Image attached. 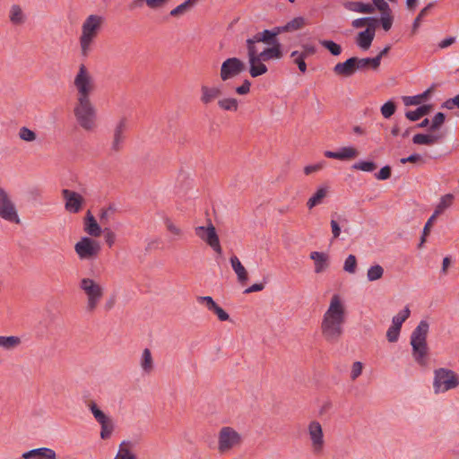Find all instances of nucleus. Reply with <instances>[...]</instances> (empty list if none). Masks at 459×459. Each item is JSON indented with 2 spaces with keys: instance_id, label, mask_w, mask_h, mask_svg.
<instances>
[{
  "instance_id": "nucleus-23",
  "label": "nucleus",
  "mask_w": 459,
  "mask_h": 459,
  "mask_svg": "<svg viewBox=\"0 0 459 459\" xmlns=\"http://www.w3.org/2000/svg\"><path fill=\"white\" fill-rule=\"evenodd\" d=\"M221 94V90L219 87H209L206 85H203L201 87L200 100L203 104L208 105L211 102H212L215 99L219 98Z\"/></svg>"
},
{
  "instance_id": "nucleus-35",
  "label": "nucleus",
  "mask_w": 459,
  "mask_h": 459,
  "mask_svg": "<svg viewBox=\"0 0 459 459\" xmlns=\"http://www.w3.org/2000/svg\"><path fill=\"white\" fill-rule=\"evenodd\" d=\"M141 368L146 374H150L153 370V359L151 351L144 349L141 359Z\"/></svg>"
},
{
  "instance_id": "nucleus-25",
  "label": "nucleus",
  "mask_w": 459,
  "mask_h": 459,
  "mask_svg": "<svg viewBox=\"0 0 459 459\" xmlns=\"http://www.w3.org/2000/svg\"><path fill=\"white\" fill-rule=\"evenodd\" d=\"M230 264L232 266L233 271L237 274L238 281L242 284L245 283L248 279V273L236 255H232L230 257Z\"/></svg>"
},
{
  "instance_id": "nucleus-19",
  "label": "nucleus",
  "mask_w": 459,
  "mask_h": 459,
  "mask_svg": "<svg viewBox=\"0 0 459 459\" xmlns=\"http://www.w3.org/2000/svg\"><path fill=\"white\" fill-rule=\"evenodd\" d=\"M265 45L270 46L269 48H265L263 51L258 52V56L262 60L267 62L273 59H281L283 56V53L281 50V44L280 42L276 43H264Z\"/></svg>"
},
{
  "instance_id": "nucleus-28",
  "label": "nucleus",
  "mask_w": 459,
  "mask_h": 459,
  "mask_svg": "<svg viewBox=\"0 0 459 459\" xmlns=\"http://www.w3.org/2000/svg\"><path fill=\"white\" fill-rule=\"evenodd\" d=\"M9 19L13 25H22L26 21V15L19 4H13L10 8Z\"/></svg>"
},
{
  "instance_id": "nucleus-53",
  "label": "nucleus",
  "mask_w": 459,
  "mask_h": 459,
  "mask_svg": "<svg viewBox=\"0 0 459 459\" xmlns=\"http://www.w3.org/2000/svg\"><path fill=\"white\" fill-rule=\"evenodd\" d=\"M437 216L433 213L430 218L428 220V221L426 222L424 228H423V232H422V236L420 238V242L419 244V247H421L422 245L425 243L426 241V237L429 234V231H430V228L432 226V223L433 221L436 220Z\"/></svg>"
},
{
  "instance_id": "nucleus-37",
  "label": "nucleus",
  "mask_w": 459,
  "mask_h": 459,
  "mask_svg": "<svg viewBox=\"0 0 459 459\" xmlns=\"http://www.w3.org/2000/svg\"><path fill=\"white\" fill-rule=\"evenodd\" d=\"M434 3H429L417 15L414 19L411 28V34H415L420 26V22L423 18L429 13V12L433 8Z\"/></svg>"
},
{
  "instance_id": "nucleus-55",
  "label": "nucleus",
  "mask_w": 459,
  "mask_h": 459,
  "mask_svg": "<svg viewBox=\"0 0 459 459\" xmlns=\"http://www.w3.org/2000/svg\"><path fill=\"white\" fill-rule=\"evenodd\" d=\"M371 4L375 7V10L377 9L381 14L392 11L385 0H372Z\"/></svg>"
},
{
  "instance_id": "nucleus-5",
  "label": "nucleus",
  "mask_w": 459,
  "mask_h": 459,
  "mask_svg": "<svg viewBox=\"0 0 459 459\" xmlns=\"http://www.w3.org/2000/svg\"><path fill=\"white\" fill-rule=\"evenodd\" d=\"M79 288L87 298L86 311L94 312L104 296V288L91 278L81 279Z\"/></svg>"
},
{
  "instance_id": "nucleus-43",
  "label": "nucleus",
  "mask_w": 459,
  "mask_h": 459,
  "mask_svg": "<svg viewBox=\"0 0 459 459\" xmlns=\"http://www.w3.org/2000/svg\"><path fill=\"white\" fill-rule=\"evenodd\" d=\"M306 24V21L303 17L299 16L285 24V30L287 31H294L301 29Z\"/></svg>"
},
{
  "instance_id": "nucleus-33",
  "label": "nucleus",
  "mask_w": 459,
  "mask_h": 459,
  "mask_svg": "<svg viewBox=\"0 0 459 459\" xmlns=\"http://www.w3.org/2000/svg\"><path fill=\"white\" fill-rule=\"evenodd\" d=\"M332 218L333 219L331 220L330 225L333 234V239H336L341 235L340 223H346L348 222V220L342 215H337L336 213L332 214Z\"/></svg>"
},
{
  "instance_id": "nucleus-12",
  "label": "nucleus",
  "mask_w": 459,
  "mask_h": 459,
  "mask_svg": "<svg viewBox=\"0 0 459 459\" xmlns=\"http://www.w3.org/2000/svg\"><path fill=\"white\" fill-rule=\"evenodd\" d=\"M246 70L245 63L238 57H230L224 60L221 66L220 77L226 82L232 79Z\"/></svg>"
},
{
  "instance_id": "nucleus-51",
  "label": "nucleus",
  "mask_w": 459,
  "mask_h": 459,
  "mask_svg": "<svg viewBox=\"0 0 459 459\" xmlns=\"http://www.w3.org/2000/svg\"><path fill=\"white\" fill-rule=\"evenodd\" d=\"M19 137H20V139H22V141H25V142H33L36 140L37 134L35 132H33L30 128H28L26 126H22L19 130Z\"/></svg>"
},
{
  "instance_id": "nucleus-48",
  "label": "nucleus",
  "mask_w": 459,
  "mask_h": 459,
  "mask_svg": "<svg viewBox=\"0 0 459 459\" xmlns=\"http://www.w3.org/2000/svg\"><path fill=\"white\" fill-rule=\"evenodd\" d=\"M89 408L93 414L95 420L99 423H102L104 420H108V417L97 406L94 402H91L89 403Z\"/></svg>"
},
{
  "instance_id": "nucleus-57",
  "label": "nucleus",
  "mask_w": 459,
  "mask_h": 459,
  "mask_svg": "<svg viewBox=\"0 0 459 459\" xmlns=\"http://www.w3.org/2000/svg\"><path fill=\"white\" fill-rule=\"evenodd\" d=\"M326 165V162L325 160L319 161L318 163L308 165L304 168V173L306 175H310L314 172H317L321 169H323Z\"/></svg>"
},
{
  "instance_id": "nucleus-59",
  "label": "nucleus",
  "mask_w": 459,
  "mask_h": 459,
  "mask_svg": "<svg viewBox=\"0 0 459 459\" xmlns=\"http://www.w3.org/2000/svg\"><path fill=\"white\" fill-rule=\"evenodd\" d=\"M197 301L200 304H205L210 311L217 305L211 296H199L197 297Z\"/></svg>"
},
{
  "instance_id": "nucleus-63",
  "label": "nucleus",
  "mask_w": 459,
  "mask_h": 459,
  "mask_svg": "<svg viewBox=\"0 0 459 459\" xmlns=\"http://www.w3.org/2000/svg\"><path fill=\"white\" fill-rule=\"evenodd\" d=\"M363 368V365L359 361H356L352 365V369L351 373V377L352 380H355L357 377H359L361 375Z\"/></svg>"
},
{
  "instance_id": "nucleus-38",
  "label": "nucleus",
  "mask_w": 459,
  "mask_h": 459,
  "mask_svg": "<svg viewBox=\"0 0 459 459\" xmlns=\"http://www.w3.org/2000/svg\"><path fill=\"white\" fill-rule=\"evenodd\" d=\"M220 108L225 111H237L238 108V100L235 98H226L218 101Z\"/></svg>"
},
{
  "instance_id": "nucleus-7",
  "label": "nucleus",
  "mask_w": 459,
  "mask_h": 459,
  "mask_svg": "<svg viewBox=\"0 0 459 459\" xmlns=\"http://www.w3.org/2000/svg\"><path fill=\"white\" fill-rule=\"evenodd\" d=\"M74 84L77 90V100L90 99L94 91V82L86 66L82 64L74 77Z\"/></svg>"
},
{
  "instance_id": "nucleus-56",
  "label": "nucleus",
  "mask_w": 459,
  "mask_h": 459,
  "mask_svg": "<svg viewBox=\"0 0 459 459\" xmlns=\"http://www.w3.org/2000/svg\"><path fill=\"white\" fill-rule=\"evenodd\" d=\"M401 328L392 325L387 332H386V338L390 342H394L398 340L399 334H400Z\"/></svg>"
},
{
  "instance_id": "nucleus-21",
  "label": "nucleus",
  "mask_w": 459,
  "mask_h": 459,
  "mask_svg": "<svg viewBox=\"0 0 459 459\" xmlns=\"http://www.w3.org/2000/svg\"><path fill=\"white\" fill-rule=\"evenodd\" d=\"M343 7L350 12L371 14L375 13V7L368 3L359 1H346L342 4Z\"/></svg>"
},
{
  "instance_id": "nucleus-26",
  "label": "nucleus",
  "mask_w": 459,
  "mask_h": 459,
  "mask_svg": "<svg viewBox=\"0 0 459 459\" xmlns=\"http://www.w3.org/2000/svg\"><path fill=\"white\" fill-rule=\"evenodd\" d=\"M375 35L369 30L359 31L356 36L355 42L361 49L368 50L372 44Z\"/></svg>"
},
{
  "instance_id": "nucleus-36",
  "label": "nucleus",
  "mask_w": 459,
  "mask_h": 459,
  "mask_svg": "<svg viewBox=\"0 0 459 459\" xmlns=\"http://www.w3.org/2000/svg\"><path fill=\"white\" fill-rule=\"evenodd\" d=\"M431 91V88L428 89L421 94L415 96H405L403 98L405 106H416L421 103L423 100H426Z\"/></svg>"
},
{
  "instance_id": "nucleus-3",
  "label": "nucleus",
  "mask_w": 459,
  "mask_h": 459,
  "mask_svg": "<svg viewBox=\"0 0 459 459\" xmlns=\"http://www.w3.org/2000/svg\"><path fill=\"white\" fill-rule=\"evenodd\" d=\"M102 22L103 18L101 16L91 14L82 23V35L80 37V46L82 56H88L91 49V45L98 36Z\"/></svg>"
},
{
  "instance_id": "nucleus-52",
  "label": "nucleus",
  "mask_w": 459,
  "mask_h": 459,
  "mask_svg": "<svg viewBox=\"0 0 459 459\" xmlns=\"http://www.w3.org/2000/svg\"><path fill=\"white\" fill-rule=\"evenodd\" d=\"M357 267V259L354 255H349L345 259L343 270L349 273H355Z\"/></svg>"
},
{
  "instance_id": "nucleus-46",
  "label": "nucleus",
  "mask_w": 459,
  "mask_h": 459,
  "mask_svg": "<svg viewBox=\"0 0 459 459\" xmlns=\"http://www.w3.org/2000/svg\"><path fill=\"white\" fill-rule=\"evenodd\" d=\"M353 169L372 172L377 169V164L373 161L360 160L352 165Z\"/></svg>"
},
{
  "instance_id": "nucleus-58",
  "label": "nucleus",
  "mask_w": 459,
  "mask_h": 459,
  "mask_svg": "<svg viewBox=\"0 0 459 459\" xmlns=\"http://www.w3.org/2000/svg\"><path fill=\"white\" fill-rule=\"evenodd\" d=\"M190 8L187 6V4L184 2L178 5L176 8L172 9L170 11V15L173 17H178L180 15H183L186 12H188Z\"/></svg>"
},
{
  "instance_id": "nucleus-34",
  "label": "nucleus",
  "mask_w": 459,
  "mask_h": 459,
  "mask_svg": "<svg viewBox=\"0 0 459 459\" xmlns=\"http://www.w3.org/2000/svg\"><path fill=\"white\" fill-rule=\"evenodd\" d=\"M132 446L133 444L130 441H123L115 459H137L136 455L130 451Z\"/></svg>"
},
{
  "instance_id": "nucleus-61",
  "label": "nucleus",
  "mask_w": 459,
  "mask_h": 459,
  "mask_svg": "<svg viewBox=\"0 0 459 459\" xmlns=\"http://www.w3.org/2000/svg\"><path fill=\"white\" fill-rule=\"evenodd\" d=\"M165 225H166V228L167 230L174 234L175 236H178V237H180L182 235V230L180 228H178V226H176L172 221L171 220L169 219H167L165 221Z\"/></svg>"
},
{
  "instance_id": "nucleus-11",
  "label": "nucleus",
  "mask_w": 459,
  "mask_h": 459,
  "mask_svg": "<svg viewBox=\"0 0 459 459\" xmlns=\"http://www.w3.org/2000/svg\"><path fill=\"white\" fill-rule=\"evenodd\" d=\"M74 250L80 259L91 260L98 256L100 252V245L98 241L83 237L74 246Z\"/></svg>"
},
{
  "instance_id": "nucleus-42",
  "label": "nucleus",
  "mask_w": 459,
  "mask_h": 459,
  "mask_svg": "<svg viewBox=\"0 0 459 459\" xmlns=\"http://www.w3.org/2000/svg\"><path fill=\"white\" fill-rule=\"evenodd\" d=\"M339 160H351L359 155L358 151L354 147H342L338 151Z\"/></svg>"
},
{
  "instance_id": "nucleus-29",
  "label": "nucleus",
  "mask_w": 459,
  "mask_h": 459,
  "mask_svg": "<svg viewBox=\"0 0 459 459\" xmlns=\"http://www.w3.org/2000/svg\"><path fill=\"white\" fill-rule=\"evenodd\" d=\"M329 193L328 186H320L316 193L307 200V206L308 209H312L315 206L321 204L323 203L324 198Z\"/></svg>"
},
{
  "instance_id": "nucleus-31",
  "label": "nucleus",
  "mask_w": 459,
  "mask_h": 459,
  "mask_svg": "<svg viewBox=\"0 0 459 459\" xmlns=\"http://www.w3.org/2000/svg\"><path fill=\"white\" fill-rule=\"evenodd\" d=\"M432 106L429 104H425L422 106H420L415 110H409L405 112V117L410 121H417L422 117L429 114L431 111Z\"/></svg>"
},
{
  "instance_id": "nucleus-1",
  "label": "nucleus",
  "mask_w": 459,
  "mask_h": 459,
  "mask_svg": "<svg viewBox=\"0 0 459 459\" xmlns=\"http://www.w3.org/2000/svg\"><path fill=\"white\" fill-rule=\"evenodd\" d=\"M345 323V308L340 297L334 294L330 301L321 323V332L325 340L330 343H336L343 333Z\"/></svg>"
},
{
  "instance_id": "nucleus-54",
  "label": "nucleus",
  "mask_w": 459,
  "mask_h": 459,
  "mask_svg": "<svg viewBox=\"0 0 459 459\" xmlns=\"http://www.w3.org/2000/svg\"><path fill=\"white\" fill-rule=\"evenodd\" d=\"M117 211L114 204H109L108 208H102L100 213V220L101 223H107L110 214L115 213Z\"/></svg>"
},
{
  "instance_id": "nucleus-60",
  "label": "nucleus",
  "mask_w": 459,
  "mask_h": 459,
  "mask_svg": "<svg viewBox=\"0 0 459 459\" xmlns=\"http://www.w3.org/2000/svg\"><path fill=\"white\" fill-rule=\"evenodd\" d=\"M391 172H392V169H391V167L386 165L385 167H383L377 174H376V178L378 179V180H386L388 179L390 177H391Z\"/></svg>"
},
{
  "instance_id": "nucleus-6",
  "label": "nucleus",
  "mask_w": 459,
  "mask_h": 459,
  "mask_svg": "<svg viewBox=\"0 0 459 459\" xmlns=\"http://www.w3.org/2000/svg\"><path fill=\"white\" fill-rule=\"evenodd\" d=\"M256 42L253 39H247L246 46L247 50V58L249 65V74L253 78L264 75L268 72V68L264 64L265 61L262 60L258 56V50L256 48Z\"/></svg>"
},
{
  "instance_id": "nucleus-24",
  "label": "nucleus",
  "mask_w": 459,
  "mask_h": 459,
  "mask_svg": "<svg viewBox=\"0 0 459 459\" xmlns=\"http://www.w3.org/2000/svg\"><path fill=\"white\" fill-rule=\"evenodd\" d=\"M84 231L94 238L100 237L101 234V228L91 211L87 212L84 218Z\"/></svg>"
},
{
  "instance_id": "nucleus-39",
  "label": "nucleus",
  "mask_w": 459,
  "mask_h": 459,
  "mask_svg": "<svg viewBox=\"0 0 459 459\" xmlns=\"http://www.w3.org/2000/svg\"><path fill=\"white\" fill-rule=\"evenodd\" d=\"M454 200V195L452 194H446L441 197V200L437 206L436 207L434 213L438 216L442 213L446 208L450 207Z\"/></svg>"
},
{
  "instance_id": "nucleus-22",
  "label": "nucleus",
  "mask_w": 459,
  "mask_h": 459,
  "mask_svg": "<svg viewBox=\"0 0 459 459\" xmlns=\"http://www.w3.org/2000/svg\"><path fill=\"white\" fill-rule=\"evenodd\" d=\"M309 257L315 262L316 273H321L329 267V255L326 253L314 251Z\"/></svg>"
},
{
  "instance_id": "nucleus-32",
  "label": "nucleus",
  "mask_w": 459,
  "mask_h": 459,
  "mask_svg": "<svg viewBox=\"0 0 459 459\" xmlns=\"http://www.w3.org/2000/svg\"><path fill=\"white\" fill-rule=\"evenodd\" d=\"M22 340L19 336H0V347L6 351H13L19 347Z\"/></svg>"
},
{
  "instance_id": "nucleus-20",
  "label": "nucleus",
  "mask_w": 459,
  "mask_h": 459,
  "mask_svg": "<svg viewBox=\"0 0 459 459\" xmlns=\"http://www.w3.org/2000/svg\"><path fill=\"white\" fill-rule=\"evenodd\" d=\"M23 459H56V452L48 447L31 449L22 455Z\"/></svg>"
},
{
  "instance_id": "nucleus-50",
  "label": "nucleus",
  "mask_w": 459,
  "mask_h": 459,
  "mask_svg": "<svg viewBox=\"0 0 459 459\" xmlns=\"http://www.w3.org/2000/svg\"><path fill=\"white\" fill-rule=\"evenodd\" d=\"M380 110L385 118H389L395 113L396 104L393 100H388L381 107Z\"/></svg>"
},
{
  "instance_id": "nucleus-62",
  "label": "nucleus",
  "mask_w": 459,
  "mask_h": 459,
  "mask_svg": "<svg viewBox=\"0 0 459 459\" xmlns=\"http://www.w3.org/2000/svg\"><path fill=\"white\" fill-rule=\"evenodd\" d=\"M251 82L245 79L240 86L236 88V92L239 95H246L250 91Z\"/></svg>"
},
{
  "instance_id": "nucleus-10",
  "label": "nucleus",
  "mask_w": 459,
  "mask_h": 459,
  "mask_svg": "<svg viewBox=\"0 0 459 459\" xmlns=\"http://www.w3.org/2000/svg\"><path fill=\"white\" fill-rule=\"evenodd\" d=\"M195 233L200 239H202L208 246H210L217 254L221 255L222 253L219 236L216 232L215 227L213 226L210 219L208 220V225L206 227H195Z\"/></svg>"
},
{
  "instance_id": "nucleus-13",
  "label": "nucleus",
  "mask_w": 459,
  "mask_h": 459,
  "mask_svg": "<svg viewBox=\"0 0 459 459\" xmlns=\"http://www.w3.org/2000/svg\"><path fill=\"white\" fill-rule=\"evenodd\" d=\"M62 196L65 200V208L66 211L77 213L82 210L84 199L80 194L69 189H63Z\"/></svg>"
},
{
  "instance_id": "nucleus-14",
  "label": "nucleus",
  "mask_w": 459,
  "mask_h": 459,
  "mask_svg": "<svg viewBox=\"0 0 459 459\" xmlns=\"http://www.w3.org/2000/svg\"><path fill=\"white\" fill-rule=\"evenodd\" d=\"M282 32H287L285 25L274 27L273 30H264L249 39L256 43H276L280 42L277 36Z\"/></svg>"
},
{
  "instance_id": "nucleus-47",
  "label": "nucleus",
  "mask_w": 459,
  "mask_h": 459,
  "mask_svg": "<svg viewBox=\"0 0 459 459\" xmlns=\"http://www.w3.org/2000/svg\"><path fill=\"white\" fill-rule=\"evenodd\" d=\"M394 16L392 11L381 14L379 23L382 25L384 30L388 31L392 28Z\"/></svg>"
},
{
  "instance_id": "nucleus-30",
  "label": "nucleus",
  "mask_w": 459,
  "mask_h": 459,
  "mask_svg": "<svg viewBox=\"0 0 459 459\" xmlns=\"http://www.w3.org/2000/svg\"><path fill=\"white\" fill-rule=\"evenodd\" d=\"M356 65H358V71L366 72L368 70L377 71V61L373 57H357L355 56Z\"/></svg>"
},
{
  "instance_id": "nucleus-8",
  "label": "nucleus",
  "mask_w": 459,
  "mask_h": 459,
  "mask_svg": "<svg viewBox=\"0 0 459 459\" xmlns=\"http://www.w3.org/2000/svg\"><path fill=\"white\" fill-rule=\"evenodd\" d=\"M433 385L436 394L446 392L459 385V377L453 370L441 368L435 370Z\"/></svg>"
},
{
  "instance_id": "nucleus-2",
  "label": "nucleus",
  "mask_w": 459,
  "mask_h": 459,
  "mask_svg": "<svg viewBox=\"0 0 459 459\" xmlns=\"http://www.w3.org/2000/svg\"><path fill=\"white\" fill-rule=\"evenodd\" d=\"M429 329V323L425 320H421L411 335L412 356L414 360L420 365L425 364V359L428 355L429 348L427 344V336Z\"/></svg>"
},
{
  "instance_id": "nucleus-49",
  "label": "nucleus",
  "mask_w": 459,
  "mask_h": 459,
  "mask_svg": "<svg viewBox=\"0 0 459 459\" xmlns=\"http://www.w3.org/2000/svg\"><path fill=\"white\" fill-rule=\"evenodd\" d=\"M446 120V115L442 112H437L432 118L431 125L429 127V131L435 132L438 130Z\"/></svg>"
},
{
  "instance_id": "nucleus-40",
  "label": "nucleus",
  "mask_w": 459,
  "mask_h": 459,
  "mask_svg": "<svg viewBox=\"0 0 459 459\" xmlns=\"http://www.w3.org/2000/svg\"><path fill=\"white\" fill-rule=\"evenodd\" d=\"M319 43L334 56H337L342 53V47L333 40L323 39L320 40Z\"/></svg>"
},
{
  "instance_id": "nucleus-64",
  "label": "nucleus",
  "mask_w": 459,
  "mask_h": 459,
  "mask_svg": "<svg viewBox=\"0 0 459 459\" xmlns=\"http://www.w3.org/2000/svg\"><path fill=\"white\" fill-rule=\"evenodd\" d=\"M442 107L447 109H453L455 107H457L459 108V94L454 98L446 100L443 103Z\"/></svg>"
},
{
  "instance_id": "nucleus-45",
  "label": "nucleus",
  "mask_w": 459,
  "mask_h": 459,
  "mask_svg": "<svg viewBox=\"0 0 459 459\" xmlns=\"http://www.w3.org/2000/svg\"><path fill=\"white\" fill-rule=\"evenodd\" d=\"M100 424L101 426L100 437L102 439L109 438L114 429V425L111 419L108 418V420H104L102 423Z\"/></svg>"
},
{
  "instance_id": "nucleus-15",
  "label": "nucleus",
  "mask_w": 459,
  "mask_h": 459,
  "mask_svg": "<svg viewBox=\"0 0 459 459\" xmlns=\"http://www.w3.org/2000/svg\"><path fill=\"white\" fill-rule=\"evenodd\" d=\"M0 218L16 224L21 222L15 205L9 196H6L4 201L0 203Z\"/></svg>"
},
{
  "instance_id": "nucleus-27",
  "label": "nucleus",
  "mask_w": 459,
  "mask_h": 459,
  "mask_svg": "<svg viewBox=\"0 0 459 459\" xmlns=\"http://www.w3.org/2000/svg\"><path fill=\"white\" fill-rule=\"evenodd\" d=\"M441 138V134H417L412 137V143L414 144L433 145L438 143Z\"/></svg>"
},
{
  "instance_id": "nucleus-16",
  "label": "nucleus",
  "mask_w": 459,
  "mask_h": 459,
  "mask_svg": "<svg viewBox=\"0 0 459 459\" xmlns=\"http://www.w3.org/2000/svg\"><path fill=\"white\" fill-rule=\"evenodd\" d=\"M308 434L312 441V447L315 453L322 451L324 446V434L322 426L318 421H311L308 425Z\"/></svg>"
},
{
  "instance_id": "nucleus-4",
  "label": "nucleus",
  "mask_w": 459,
  "mask_h": 459,
  "mask_svg": "<svg viewBox=\"0 0 459 459\" xmlns=\"http://www.w3.org/2000/svg\"><path fill=\"white\" fill-rule=\"evenodd\" d=\"M77 123L86 131L96 127L97 110L91 99L77 100L74 108Z\"/></svg>"
},
{
  "instance_id": "nucleus-41",
  "label": "nucleus",
  "mask_w": 459,
  "mask_h": 459,
  "mask_svg": "<svg viewBox=\"0 0 459 459\" xmlns=\"http://www.w3.org/2000/svg\"><path fill=\"white\" fill-rule=\"evenodd\" d=\"M384 274V269L381 265L376 264L368 270L367 277L369 281H374L381 279Z\"/></svg>"
},
{
  "instance_id": "nucleus-44",
  "label": "nucleus",
  "mask_w": 459,
  "mask_h": 459,
  "mask_svg": "<svg viewBox=\"0 0 459 459\" xmlns=\"http://www.w3.org/2000/svg\"><path fill=\"white\" fill-rule=\"evenodd\" d=\"M411 311L408 307H405L403 310L398 313V315L393 317L392 323L394 325L402 328L403 322L410 316Z\"/></svg>"
},
{
  "instance_id": "nucleus-18",
  "label": "nucleus",
  "mask_w": 459,
  "mask_h": 459,
  "mask_svg": "<svg viewBox=\"0 0 459 459\" xmlns=\"http://www.w3.org/2000/svg\"><path fill=\"white\" fill-rule=\"evenodd\" d=\"M333 73L342 77H351L358 71L355 56L346 59L344 62L337 63L333 68Z\"/></svg>"
},
{
  "instance_id": "nucleus-17",
  "label": "nucleus",
  "mask_w": 459,
  "mask_h": 459,
  "mask_svg": "<svg viewBox=\"0 0 459 459\" xmlns=\"http://www.w3.org/2000/svg\"><path fill=\"white\" fill-rule=\"evenodd\" d=\"M127 127V120L126 117H122L116 125L113 132V139L111 143V151L118 152L121 151L123 142L125 140V132Z\"/></svg>"
},
{
  "instance_id": "nucleus-9",
  "label": "nucleus",
  "mask_w": 459,
  "mask_h": 459,
  "mask_svg": "<svg viewBox=\"0 0 459 459\" xmlns=\"http://www.w3.org/2000/svg\"><path fill=\"white\" fill-rule=\"evenodd\" d=\"M242 443L241 435L231 427H222L218 434V451L225 454Z\"/></svg>"
}]
</instances>
